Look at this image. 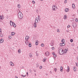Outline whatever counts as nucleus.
<instances>
[{
  "label": "nucleus",
  "instance_id": "1",
  "mask_svg": "<svg viewBox=\"0 0 78 78\" xmlns=\"http://www.w3.org/2000/svg\"><path fill=\"white\" fill-rule=\"evenodd\" d=\"M68 51V49L67 50V49H65L64 51L63 49H60L58 51V53L60 55H64V53L66 54V53H67V51Z\"/></svg>",
  "mask_w": 78,
  "mask_h": 78
},
{
  "label": "nucleus",
  "instance_id": "2",
  "mask_svg": "<svg viewBox=\"0 0 78 78\" xmlns=\"http://www.w3.org/2000/svg\"><path fill=\"white\" fill-rule=\"evenodd\" d=\"M18 16L20 19H22L23 18V14L21 12H18Z\"/></svg>",
  "mask_w": 78,
  "mask_h": 78
},
{
  "label": "nucleus",
  "instance_id": "3",
  "mask_svg": "<svg viewBox=\"0 0 78 78\" xmlns=\"http://www.w3.org/2000/svg\"><path fill=\"white\" fill-rule=\"evenodd\" d=\"M52 9L53 11H55V10H56V9H57V7L56 5L53 6L52 7Z\"/></svg>",
  "mask_w": 78,
  "mask_h": 78
},
{
  "label": "nucleus",
  "instance_id": "4",
  "mask_svg": "<svg viewBox=\"0 0 78 78\" xmlns=\"http://www.w3.org/2000/svg\"><path fill=\"white\" fill-rule=\"evenodd\" d=\"M73 28H75V27H76V23L75 22L73 23Z\"/></svg>",
  "mask_w": 78,
  "mask_h": 78
},
{
  "label": "nucleus",
  "instance_id": "5",
  "mask_svg": "<svg viewBox=\"0 0 78 78\" xmlns=\"http://www.w3.org/2000/svg\"><path fill=\"white\" fill-rule=\"evenodd\" d=\"M45 54L46 56H48L50 55V53H49V52L47 51L45 53Z\"/></svg>",
  "mask_w": 78,
  "mask_h": 78
},
{
  "label": "nucleus",
  "instance_id": "6",
  "mask_svg": "<svg viewBox=\"0 0 78 78\" xmlns=\"http://www.w3.org/2000/svg\"><path fill=\"white\" fill-rule=\"evenodd\" d=\"M38 18H36L35 20V23H38V20H37L38 19Z\"/></svg>",
  "mask_w": 78,
  "mask_h": 78
},
{
  "label": "nucleus",
  "instance_id": "7",
  "mask_svg": "<svg viewBox=\"0 0 78 78\" xmlns=\"http://www.w3.org/2000/svg\"><path fill=\"white\" fill-rule=\"evenodd\" d=\"M4 16H0V19H1V20H3L4 19Z\"/></svg>",
  "mask_w": 78,
  "mask_h": 78
},
{
  "label": "nucleus",
  "instance_id": "8",
  "mask_svg": "<svg viewBox=\"0 0 78 78\" xmlns=\"http://www.w3.org/2000/svg\"><path fill=\"white\" fill-rule=\"evenodd\" d=\"M25 43L26 45H27V44H29V42L28 41L27 39L26 40V41H25Z\"/></svg>",
  "mask_w": 78,
  "mask_h": 78
},
{
  "label": "nucleus",
  "instance_id": "9",
  "mask_svg": "<svg viewBox=\"0 0 78 78\" xmlns=\"http://www.w3.org/2000/svg\"><path fill=\"white\" fill-rule=\"evenodd\" d=\"M14 23L12 22V21H10V24L11 26H12V25H13V24H14Z\"/></svg>",
  "mask_w": 78,
  "mask_h": 78
},
{
  "label": "nucleus",
  "instance_id": "10",
  "mask_svg": "<svg viewBox=\"0 0 78 78\" xmlns=\"http://www.w3.org/2000/svg\"><path fill=\"white\" fill-rule=\"evenodd\" d=\"M67 72H69V71H70V68H69V66H68L67 67Z\"/></svg>",
  "mask_w": 78,
  "mask_h": 78
},
{
  "label": "nucleus",
  "instance_id": "11",
  "mask_svg": "<svg viewBox=\"0 0 78 78\" xmlns=\"http://www.w3.org/2000/svg\"><path fill=\"white\" fill-rule=\"evenodd\" d=\"M3 39L2 38L0 40V44H1V43H3Z\"/></svg>",
  "mask_w": 78,
  "mask_h": 78
},
{
  "label": "nucleus",
  "instance_id": "12",
  "mask_svg": "<svg viewBox=\"0 0 78 78\" xmlns=\"http://www.w3.org/2000/svg\"><path fill=\"white\" fill-rule=\"evenodd\" d=\"M69 8H66L65 9V12H68V11H69Z\"/></svg>",
  "mask_w": 78,
  "mask_h": 78
},
{
  "label": "nucleus",
  "instance_id": "13",
  "mask_svg": "<svg viewBox=\"0 0 78 78\" xmlns=\"http://www.w3.org/2000/svg\"><path fill=\"white\" fill-rule=\"evenodd\" d=\"M73 68L74 72H76V67L74 66L73 67Z\"/></svg>",
  "mask_w": 78,
  "mask_h": 78
},
{
  "label": "nucleus",
  "instance_id": "14",
  "mask_svg": "<svg viewBox=\"0 0 78 78\" xmlns=\"http://www.w3.org/2000/svg\"><path fill=\"white\" fill-rule=\"evenodd\" d=\"M29 37L28 36H27L26 37L25 40H28L29 39Z\"/></svg>",
  "mask_w": 78,
  "mask_h": 78
},
{
  "label": "nucleus",
  "instance_id": "15",
  "mask_svg": "<svg viewBox=\"0 0 78 78\" xmlns=\"http://www.w3.org/2000/svg\"><path fill=\"white\" fill-rule=\"evenodd\" d=\"M63 69V68L61 66L60 67V72H62V70Z\"/></svg>",
  "mask_w": 78,
  "mask_h": 78
},
{
  "label": "nucleus",
  "instance_id": "16",
  "mask_svg": "<svg viewBox=\"0 0 78 78\" xmlns=\"http://www.w3.org/2000/svg\"><path fill=\"white\" fill-rule=\"evenodd\" d=\"M32 55H33L32 54H31V53H30L29 56L30 58H32Z\"/></svg>",
  "mask_w": 78,
  "mask_h": 78
},
{
  "label": "nucleus",
  "instance_id": "17",
  "mask_svg": "<svg viewBox=\"0 0 78 78\" xmlns=\"http://www.w3.org/2000/svg\"><path fill=\"white\" fill-rule=\"evenodd\" d=\"M72 6L73 8V9L74 8H75V4H72Z\"/></svg>",
  "mask_w": 78,
  "mask_h": 78
},
{
  "label": "nucleus",
  "instance_id": "18",
  "mask_svg": "<svg viewBox=\"0 0 78 78\" xmlns=\"http://www.w3.org/2000/svg\"><path fill=\"white\" fill-rule=\"evenodd\" d=\"M15 34V33L14 32H12L11 33V36H14V35Z\"/></svg>",
  "mask_w": 78,
  "mask_h": 78
},
{
  "label": "nucleus",
  "instance_id": "19",
  "mask_svg": "<svg viewBox=\"0 0 78 78\" xmlns=\"http://www.w3.org/2000/svg\"><path fill=\"white\" fill-rule=\"evenodd\" d=\"M37 23H34V28H36V27H37V26L36 25Z\"/></svg>",
  "mask_w": 78,
  "mask_h": 78
},
{
  "label": "nucleus",
  "instance_id": "20",
  "mask_svg": "<svg viewBox=\"0 0 78 78\" xmlns=\"http://www.w3.org/2000/svg\"><path fill=\"white\" fill-rule=\"evenodd\" d=\"M38 19L39 21H40V20H41V18L40 17V16H39V15L38 16Z\"/></svg>",
  "mask_w": 78,
  "mask_h": 78
},
{
  "label": "nucleus",
  "instance_id": "21",
  "mask_svg": "<svg viewBox=\"0 0 78 78\" xmlns=\"http://www.w3.org/2000/svg\"><path fill=\"white\" fill-rule=\"evenodd\" d=\"M64 19H67V16L66 15H64Z\"/></svg>",
  "mask_w": 78,
  "mask_h": 78
},
{
  "label": "nucleus",
  "instance_id": "22",
  "mask_svg": "<svg viewBox=\"0 0 78 78\" xmlns=\"http://www.w3.org/2000/svg\"><path fill=\"white\" fill-rule=\"evenodd\" d=\"M18 52L19 53H21V50L20 49H19L18 50Z\"/></svg>",
  "mask_w": 78,
  "mask_h": 78
},
{
  "label": "nucleus",
  "instance_id": "23",
  "mask_svg": "<svg viewBox=\"0 0 78 78\" xmlns=\"http://www.w3.org/2000/svg\"><path fill=\"white\" fill-rule=\"evenodd\" d=\"M62 42H65V40L64 39H62L61 41Z\"/></svg>",
  "mask_w": 78,
  "mask_h": 78
},
{
  "label": "nucleus",
  "instance_id": "24",
  "mask_svg": "<svg viewBox=\"0 0 78 78\" xmlns=\"http://www.w3.org/2000/svg\"><path fill=\"white\" fill-rule=\"evenodd\" d=\"M29 46L30 47H31V43H29Z\"/></svg>",
  "mask_w": 78,
  "mask_h": 78
},
{
  "label": "nucleus",
  "instance_id": "25",
  "mask_svg": "<svg viewBox=\"0 0 78 78\" xmlns=\"http://www.w3.org/2000/svg\"><path fill=\"white\" fill-rule=\"evenodd\" d=\"M13 26L14 27H16V24H15V23H14L13 24Z\"/></svg>",
  "mask_w": 78,
  "mask_h": 78
},
{
  "label": "nucleus",
  "instance_id": "26",
  "mask_svg": "<svg viewBox=\"0 0 78 78\" xmlns=\"http://www.w3.org/2000/svg\"><path fill=\"white\" fill-rule=\"evenodd\" d=\"M62 44L63 46H64L65 45V44H66L64 42H63Z\"/></svg>",
  "mask_w": 78,
  "mask_h": 78
},
{
  "label": "nucleus",
  "instance_id": "27",
  "mask_svg": "<svg viewBox=\"0 0 78 78\" xmlns=\"http://www.w3.org/2000/svg\"><path fill=\"white\" fill-rule=\"evenodd\" d=\"M17 6L18 8H20V4H18L17 5Z\"/></svg>",
  "mask_w": 78,
  "mask_h": 78
},
{
  "label": "nucleus",
  "instance_id": "28",
  "mask_svg": "<svg viewBox=\"0 0 78 78\" xmlns=\"http://www.w3.org/2000/svg\"><path fill=\"white\" fill-rule=\"evenodd\" d=\"M39 64H36V67L37 68H38L39 67Z\"/></svg>",
  "mask_w": 78,
  "mask_h": 78
},
{
  "label": "nucleus",
  "instance_id": "29",
  "mask_svg": "<svg viewBox=\"0 0 78 78\" xmlns=\"http://www.w3.org/2000/svg\"><path fill=\"white\" fill-rule=\"evenodd\" d=\"M75 21L76 22H78V19L77 18H76L75 19Z\"/></svg>",
  "mask_w": 78,
  "mask_h": 78
},
{
  "label": "nucleus",
  "instance_id": "30",
  "mask_svg": "<svg viewBox=\"0 0 78 78\" xmlns=\"http://www.w3.org/2000/svg\"><path fill=\"white\" fill-rule=\"evenodd\" d=\"M54 71L55 72H56V71L57 70V69L56 68H55L54 69Z\"/></svg>",
  "mask_w": 78,
  "mask_h": 78
},
{
  "label": "nucleus",
  "instance_id": "31",
  "mask_svg": "<svg viewBox=\"0 0 78 78\" xmlns=\"http://www.w3.org/2000/svg\"><path fill=\"white\" fill-rule=\"evenodd\" d=\"M37 41H36L35 45H38V43Z\"/></svg>",
  "mask_w": 78,
  "mask_h": 78
},
{
  "label": "nucleus",
  "instance_id": "32",
  "mask_svg": "<svg viewBox=\"0 0 78 78\" xmlns=\"http://www.w3.org/2000/svg\"><path fill=\"white\" fill-rule=\"evenodd\" d=\"M41 47H44V43L41 44Z\"/></svg>",
  "mask_w": 78,
  "mask_h": 78
},
{
  "label": "nucleus",
  "instance_id": "33",
  "mask_svg": "<svg viewBox=\"0 0 78 78\" xmlns=\"http://www.w3.org/2000/svg\"><path fill=\"white\" fill-rule=\"evenodd\" d=\"M51 46H53V43H51Z\"/></svg>",
  "mask_w": 78,
  "mask_h": 78
},
{
  "label": "nucleus",
  "instance_id": "34",
  "mask_svg": "<svg viewBox=\"0 0 78 78\" xmlns=\"http://www.w3.org/2000/svg\"><path fill=\"white\" fill-rule=\"evenodd\" d=\"M40 69H42V66H40L39 67Z\"/></svg>",
  "mask_w": 78,
  "mask_h": 78
},
{
  "label": "nucleus",
  "instance_id": "35",
  "mask_svg": "<svg viewBox=\"0 0 78 78\" xmlns=\"http://www.w3.org/2000/svg\"><path fill=\"white\" fill-rule=\"evenodd\" d=\"M70 41L71 42H73V39H71L70 40Z\"/></svg>",
  "mask_w": 78,
  "mask_h": 78
},
{
  "label": "nucleus",
  "instance_id": "36",
  "mask_svg": "<svg viewBox=\"0 0 78 78\" xmlns=\"http://www.w3.org/2000/svg\"><path fill=\"white\" fill-rule=\"evenodd\" d=\"M0 36L1 37H3V34H1L0 35Z\"/></svg>",
  "mask_w": 78,
  "mask_h": 78
},
{
  "label": "nucleus",
  "instance_id": "37",
  "mask_svg": "<svg viewBox=\"0 0 78 78\" xmlns=\"http://www.w3.org/2000/svg\"><path fill=\"white\" fill-rule=\"evenodd\" d=\"M32 3L33 4H35V2H34V1H32Z\"/></svg>",
  "mask_w": 78,
  "mask_h": 78
},
{
  "label": "nucleus",
  "instance_id": "38",
  "mask_svg": "<svg viewBox=\"0 0 78 78\" xmlns=\"http://www.w3.org/2000/svg\"><path fill=\"white\" fill-rule=\"evenodd\" d=\"M67 0H65L64 1L65 3H67Z\"/></svg>",
  "mask_w": 78,
  "mask_h": 78
},
{
  "label": "nucleus",
  "instance_id": "39",
  "mask_svg": "<svg viewBox=\"0 0 78 78\" xmlns=\"http://www.w3.org/2000/svg\"><path fill=\"white\" fill-rule=\"evenodd\" d=\"M53 56L55 58H56V55H55V54H54Z\"/></svg>",
  "mask_w": 78,
  "mask_h": 78
},
{
  "label": "nucleus",
  "instance_id": "40",
  "mask_svg": "<svg viewBox=\"0 0 78 78\" xmlns=\"http://www.w3.org/2000/svg\"><path fill=\"white\" fill-rule=\"evenodd\" d=\"M60 46H62V43H60Z\"/></svg>",
  "mask_w": 78,
  "mask_h": 78
},
{
  "label": "nucleus",
  "instance_id": "41",
  "mask_svg": "<svg viewBox=\"0 0 78 78\" xmlns=\"http://www.w3.org/2000/svg\"><path fill=\"white\" fill-rule=\"evenodd\" d=\"M9 39H11V36H9Z\"/></svg>",
  "mask_w": 78,
  "mask_h": 78
},
{
  "label": "nucleus",
  "instance_id": "42",
  "mask_svg": "<svg viewBox=\"0 0 78 78\" xmlns=\"http://www.w3.org/2000/svg\"><path fill=\"white\" fill-rule=\"evenodd\" d=\"M57 31L59 33V29H57Z\"/></svg>",
  "mask_w": 78,
  "mask_h": 78
},
{
  "label": "nucleus",
  "instance_id": "43",
  "mask_svg": "<svg viewBox=\"0 0 78 78\" xmlns=\"http://www.w3.org/2000/svg\"><path fill=\"white\" fill-rule=\"evenodd\" d=\"M43 62H45V59H43Z\"/></svg>",
  "mask_w": 78,
  "mask_h": 78
},
{
  "label": "nucleus",
  "instance_id": "44",
  "mask_svg": "<svg viewBox=\"0 0 78 78\" xmlns=\"http://www.w3.org/2000/svg\"><path fill=\"white\" fill-rule=\"evenodd\" d=\"M10 66H14V64H13V65H12V64H10Z\"/></svg>",
  "mask_w": 78,
  "mask_h": 78
},
{
  "label": "nucleus",
  "instance_id": "45",
  "mask_svg": "<svg viewBox=\"0 0 78 78\" xmlns=\"http://www.w3.org/2000/svg\"><path fill=\"white\" fill-rule=\"evenodd\" d=\"M76 66H78V63L77 64V63H76Z\"/></svg>",
  "mask_w": 78,
  "mask_h": 78
},
{
  "label": "nucleus",
  "instance_id": "46",
  "mask_svg": "<svg viewBox=\"0 0 78 78\" xmlns=\"http://www.w3.org/2000/svg\"><path fill=\"white\" fill-rule=\"evenodd\" d=\"M10 64H13V63H12V62H10Z\"/></svg>",
  "mask_w": 78,
  "mask_h": 78
},
{
  "label": "nucleus",
  "instance_id": "47",
  "mask_svg": "<svg viewBox=\"0 0 78 78\" xmlns=\"http://www.w3.org/2000/svg\"><path fill=\"white\" fill-rule=\"evenodd\" d=\"M70 25H68V26L67 27V28H70Z\"/></svg>",
  "mask_w": 78,
  "mask_h": 78
},
{
  "label": "nucleus",
  "instance_id": "48",
  "mask_svg": "<svg viewBox=\"0 0 78 78\" xmlns=\"http://www.w3.org/2000/svg\"><path fill=\"white\" fill-rule=\"evenodd\" d=\"M36 56H39V55L38 54L36 53Z\"/></svg>",
  "mask_w": 78,
  "mask_h": 78
},
{
  "label": "nucleus",
  "instance_id": "49",
  "mask_svg": "<svg viewBox=\"0 0 78 78\" xmlns=\"http://www.w3.org/2000/svg\"><path fill=\"white\" fill-rule=\"evenodd\" d=\"M30 72V73H31L32 71H31V69H30L29 70Z\"/></svg>",
  "mask_w": 78,
  "mask_h": 78
},
{
  "label": "nucleus",
  "instance_id": "50",
  "mask_svg": "<svg viewBox=\"0 0 78 78\" xmlns=\"http://www.w3.org/2000/svg\"><path fill=\"white\" fill-rule=\"evenodd\" d=\"M50 73L51 74L52 73V72H51V71H50Z\"/></svg>",
  "mask_w": 78,
  "mask_h": 78
},
{
  "label": "nucleus",
  "instance_id": "51",
  "mask_svg": "<svg viewBox=\"0 0 78 78\" xmlns=\"http://www.w3.org/2000/svg\"><path fill=\"white\" fill-rule=\"evenodd\" d=\"M52 55H55V52H52Z\"/></svg>",
  "mask_w": 78,
  "mask_h": 78
},
{
  "label": "nucleus",
  "instance_id": "52",
  "mask_svg": "<svg viewBox=\"0 0 78 78\" xmlns=\"http://www.w3.org/2000/svg\"><path fill=\"white\" fill-rule=\"evenodd\" d=\"M21 76H22L23 77V76H24L22 74L21 75Z\"/></svg>",
  "mask_w": 78,
  "mask_h": 78
},
{
  "label": "nucleus",
  "instance_id": "53",
  "mask_svg": "<svg viewBox=\"0 0 78 78\" xmlns=\"http://www.w3.org/2000/svg\"><path fill=\"white\" fill-rule=\"evenodd\" d=\"M34 72H36V70H35V69H34Z\"/></svg>",
  "mask_w": 78,
  "mask_h": 78
},
{
  "label": "nucleus",
  "instance_id": "54",
  "mask_svg": "<svg viewBox=\"0 0 78 78\" xmlns=\"http://www.w3.org/2000/svg\"><path fill=\"white\" fill-rule=\"evenodd\" d=\"M15 78H18V77L17 76H15Z\"/></svg>",
  "mask_w": 78,
  "mask_h": 78
},
{
  "label": "nucleus",
  "instance_id": "55",
  "mask_svg": "<svg viewBox=\"0 0 78 78\" xmlns=\"http://www.w3.org/2000/svg\"><path fill=\"white\" fill-rule=\"evenodd\" d=\"M53 48H54L52 47H51V49H53Z\"/></svg>",
  "mask_w": 78,
  "mask_h": 78
},
{
  "label": "nucleus",
  "instance_id": "56",
  "mask_svg": "<svg viewBox=\"0 0 78 78\" xmlns=\"http://www.w3.org/2000/svg\"><path fill=\"white\" fill-rule=\"evenodd\" d=\"M54 60H55V57H54Z\"/></svg>",
  "mask_w": 78,
  "mask_h": 78
},
{
  "label": "nucleus",
  "instance_id": "57",
  "mask_svg": "<svg viewBox=\"0 0 78 78\" xmlns=\"http://www.w3.org/2000/svg\"><path fill=\"white\" fill-rule=\"evenodd\" d=\"M26 76V75H24V76H23V77H25Z\"/></svg>",
  "mask_w": 78,
  "mask_h": 78
},
{
  "label": "nucleus",
  "instance_id": "58",
  "mask_svg": "<svg viewBox=\"0 0 78 78\" xmlns=\"http://www.w3.org/2000/svg\"><path fill=\"white\" fill-rule=\"evenodd\" d=\"M27 75H28V73L27 72Z\"/></svg>",
  "mask_w": 78,
  "mask_h": 78
},
{
  "label": "nucleus",
  "instance_id": "59",
  "mask_svg": "<svg viewBox=\"0 0 78 78\" xmlns=\"http://www.w3.org/2000/svg\"><path fill=\"white\" fill-rule=\"evenodd\" d=\"M0 32L2 34V31L1 30V31H0Z\"/></svg>",
  "mask_w": 78,
  "mask_h": 78
},
{
  "label": "nucleus",
  "instance_id": "60",
  "mask_svg": "<svg viewBox=\"0 0 78 78\" xmlns=\"http://www.w3.org/2000/svg\"><path fill=\"white\" fill-rule=\"evenodd\" d=\"M0 69H1V66H0Z\"/></svg>",
  "mask_w": 78,
  "mask_h": 78
},
{
  "label": "nucleus",
  "instance_id": "61",
  "mask_svg": "<svg viewBox=\"0 0 78 78\" xmlns=\"http://www.w3.org/2000/svg\"><path fill=\"white\" fill-rule=\"evenodd\" d=\"M35 76H36V73L35 74Z\"/></svg>",
  "mask_w": 78,
  "mask_h": 78
},
{
  "label": "nucleus",
  "instance_id": "62",
  "mask_svg": "<svg viewBox=\"0 0 78 78\" xmlns=\"http://www.w3.org/2000/svg\"><path fill=\"white\" fill-rule=\"evenodd\" d=\"M67 32H69V31H67Z\"/></svg>",
  "mask_w": 78,
  "mask_h": 78
},
{
  "label": "nucleus",
  "instance_id": "63",
  "mask_svg": "<svg viewBox=\"0 0 78 78\" xmlns=\"http://www.w3.org/2000/svg\"><path fill=\"white\" fill-rule=\"evenodd\" d=\"M1 30H2L1 29H0V31H1Z\"/></svg>",
  "mask_w": 78,
  "mask_h": 78
},
{
  "label": "nucleus",
  "instance_id": "64",
  "mask_svg": "<svg viewBox=\"0 0 78 78\" xmlns=\"http://www.w3.org/2000/svg\"><path fill=\"white\" fill-rule=\"evenodd\" d=\"M41 1H43V0H41Z\"/></svg>",
  "mask_w": 78,
  "mask_h": 78
}]
</instances>
